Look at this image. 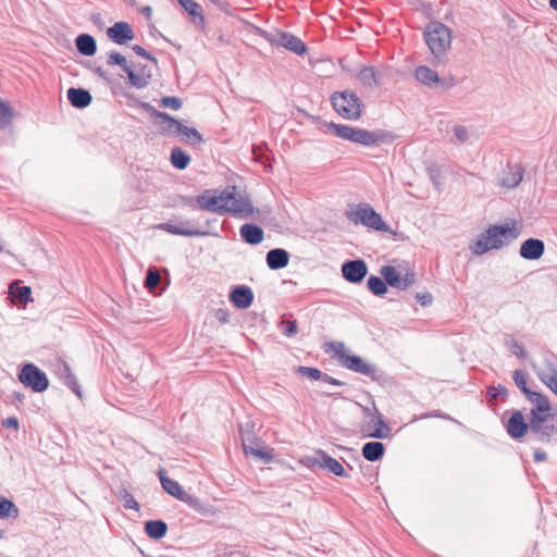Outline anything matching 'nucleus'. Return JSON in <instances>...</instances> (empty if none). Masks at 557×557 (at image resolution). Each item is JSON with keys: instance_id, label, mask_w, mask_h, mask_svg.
Returning <instances> with one entry per match:
<instances>
[{"instance_id": "f3484780", "label": "nucleus", "mask_w": 557, "mask_h": 557, "mask_svg": "<svg viewBox=\"0 0 557 557\" xmlns=\"http://www.w3.org/2000/svg\"><path fill=\"white\" fill-rule=\"evenodd\" d=\"M199 208L206 211L224 214L225 207V189L220 195H212V190H206L205 194L196 197Z\"/></svg>"}, {"instance_id": "412c9836", "label": "nucleus", "mask_w": 557, "mask_h": 557, "mask_svg": "<svg viewBox=\"0 0 557 557\" xmlns=\"http://www.w3.org/2000/svg\"><path fill=\"white\" fill-rule=\"evenodd\" d=\"M506 430L512 438H520L530 430V422L527 423L522 412L517 410L509 418Z\"/></svg>"}, {"instance_id": "bb28decb", "label": "nucleus", "mask_w": 557, "mask_h": 557, "mask_svg": "<svg viewBox=\"0 0 557 557\" xmlns=\"http://www.w3.org/2000/svg\"><path fill=\"white\" fill-rule=\"evenodd\" d=\"M525 397L530 403L534 405V408L531 409L530 419H534V414L543 417L549 412L550 404L546 396L533 392L532 394H528Z\"/></svg>"}, {"instance_id": "de8ad7c7", "label": "nucleus", "mask_w": 557, "mask_h": 557, "mask_svg": "<svg viewBox=\"0 0 557 557\" xmlns=\"http://www.w3.org/2000/svg\"><path fill=\"white\" fill-rule=\"evenodd\" d=\"M297 373L307 376L311 380H322L323 372L317 368L300 366L297 368Z\"/></svg>"}, {"instance_id": "338daca9", "label": "nucleus", "mask_w": 557, "mask_h": 557, "mask_svg": "<svg viewBox=\"0 0 557 557\" xmlns=\"http://www.w3.org/2000/svg\"><path fill=\"white\" fill-rule=\"evenodd\" d=\"M92 71L99 75V77H104V70L101 66H96Z\"/></svg>"}, {"instance_id": "bf43d9fd", "label": "nucleus", "mask_w": 557, "mask_h": 557, "mask_svg": "<svg viewBox=\"0 0 557 557\" xmlns=\"http://www.w3.org/2000/svg\"><path fill=\"white\" fill-rule=\"evenodd\" d=\"M298 326L296 320L287 321L286 327L284 329V334L288 337L297 334Z\"/></svg>"}, {"instance_id": "4be33fe9", "label": "nucleus", "mask_w": 557, "mask_h": 557, "mask_svg": "<svg viewBox=\"0 0 557 557\" xmlns=\"http://www.w3.org/2000/svg\"><path fill=\"white\" fill-rule=\"evenodd\" d=\"M545 250L544 242L537 238H529L520 247V256L525 260L540 259Z\"/></svg>"}, {"instance_id": "a18cd8bd", "label": "nucleus", "mask_w": 557, "mask_h": 557, "mask_svg": "<svg viewBox=\"0 0 557 557\" xmlns=\"http://www.w3.org/2000/svg\"><path fill=\"white\" fill-rule=\"evenodd\" d=\"M107 63L119 65L124 72L128 71L131 66L128 65L126 59L124 55H122L120 52L112 51L109 53Z\"/></svg>"}, {"instance_id": "5fc2aeb1", "label": "nucleus", "mask_w": 557, "mask_h": 557, "mask_svg": "<svg viewBox=\"0 0 557 557\" xmlns=\"http://www.w3.org/2000/svg\"><path fill=\"white\" fill-rule=\"evenodd\" d=\"M429 176L432 181V183L435 185L437 189H440V177H441V170L438 166L433 165L429 169Z\"/></svg>"}, {"instance_id": "a878e982", "label": "nucleus", "mask_w": 557, "mask_h": 557, "mask_svg": "<svg viewBox=\"0 0 557 557\" xmlns=\"http://www.w3.org/2000/svg\"><path fill=\"white\" fill-rule=\"evenodd\" d=\"M242 239L249 245H258L264 238L263 230L253 223L243 224L239 228Z\"/></svg>"}, {"instance_id": "7ed1b4c3", "label": "nucleus", "mask_w": 557, "mask_h": 557, "mask_svg": "<svg viewBox=\"0 0 557 557\" xmlns=\"http://www.w3.org/2000/svg\"><path fill=\"white\" fill-rule=\"evenodd\" d=\"M424 39L432 54L441 61L450 49L451 33L443 23L431 22L424 29Z\"/></svg>"}, {"instance_id": "f257e3e1", "label": "nucleus", "mask_w": 557, "mask_h": 557, "mask_svg": "<svg viewBox=\"0 0 557 557\" xmlns=\"http://www.w3.org/2000/svg\"><path fill=\"white\" fill-rule=\"evenodd\" d=\"M520 231L515 225H493L482 233L479 238L470 245L471 251L481 256L488 250L499 249L518 238Z\"/></svg>"}, {"instance_id": "393cba45", "label": "nucleus", "mask_w": 557, "mask_h": 557, "mask_svg": "<svg viewBox=\"0 0 557 557\" xmlns=\"http://www.w3.org/2000/svg\"><path fill=\"white\" fill-rule=\"evenodd\" d=\"M66 96L71 106L76 109L87 108L92 100L90 92L84 88L71 87L67 89Z\"/></svg>"}, {"instance_id": "9b49d317", "label": "nucleus", "mask_w": 557, "mask_h": 557, "mask_svg": "<svg viewBox=\"0 0 557 557\" xmlns=\"http://www.w3.org/2000/svg\"><path fill=\"white\" fill-rule=\"evenodd\" d=\"M361 410L364 418H368L371 420V422H376L377 424V428L374 430H371L370 424H363L361 431L364 433V435L367 437L387 438L391 434V428L386 424L375 405H373L372 408L361 406Z\"/></svg>"}, {"instance_id": "5701e85b", "label": "nucleus", "mask_w": 557, "mask_h": 557, "mask_svg": "<svg viewBox=\"0 0 557 557\" xmlns=\"http://www.w3.org/2000/svg\"><path fill=\"white\" fill-rule=\"evenodd\" d=\"M230 300L236 308L247 309L253 301V293L248 286H236L230 294Z\"/></svg>"}, {"instance_id": "c756f323", "label": "nucleus", "mask_w": 557, "mask_h": 557, "mask_svg": "<svg viewBox=\"0 0 557 557\" xmlns=\"http://www.w3.org/2000/svg\"><path fill=\"white\" fill-rule=\"evenodd\" d=\"M185 11L191 16L193 23L196 26L205 25L203 10L199 3L194 0H177Z\"/></svg>"}, {"instance_id": "6e6552de", "label": "nucleus", "mask_w": 557, "mask_h": 557, "mask_svg": "<svg viewBox=\"0 0 557 557\" xmlns=\"http://www.w3.org/2000/svg\"><path fill=\"white\" fill-rule=\"evenodd\" d=\"M334 351L341 361V363L357 373L371 376L372 379H375V372L376 367L370 363H367L362 358L359 356H349L344 350V344L343 343H335L332 344Z\"/></svg>"}, {"instance_id": "3c124183", "label": "nucleus", "mask_w": 557, "mask_h": 557, "mask_svg": "<svg viewBox=\"0 0 557 557\" xmlns=\"http://www.w3.org/2000/svg\"><path fill=\"white\" fill-rule=\"evenodd\" d=\"M487 395L490 396L491 399H496L499 396L506 398L508 397L509 393L504 385L499 384L498 386L488 387Z\"/></svg>"}, {"instance_id": "864d4df0", "label": "nucleus", "mask_w": 557, "mask_h": 557, "mask_svg": "<svg viewBox=\"0 0 557 557\" xmlns=\"http://www.w3.org/2000/svg\"><path fill=\"white\" fill-rule=\"evenodd\" d=\"M454 134H455V137L456 139L460 143V144H463L468 140V131L465 126L462 125H458L454 128Z\"/></svg>"}, {"instance_id": "79ce46f5", "label": "nucleus", "mask_w": 557, "mask_h": 557, "mask_svg": "<svg viewBox=\"0 0 557 557\" xmlns=\"http://www.w3.org/2000/svg\"><path fill=\"white\" fill-rule=\"evenodd\" d=\"M18 509L12 500L0 497V518L17 517Z\"/></svg>"}, {"instance_id": "7c9ffc66", "label": "nucleus", "mask_w": 557, "mask_h": 557, "mask_svg": "<svg viewBox=\"0 0 557 557\" xmlns=\"http://www.w3.org/2000/svg\"><path fill=\"white\" fill-rule=\"evenodd\" d=\"M414 76L418 82L426 87H433L435 84L440 83L437 73L425 65L418 66L414 72Z\"/></svg>"}, {"instance_id": "13d9d810", "label": "nucleus", "mask_w": 557, "mask_h": 557, "mask_svg": "<svg viewBox=\"0 0 557 557\" xmlns=\"http://www.w3.org/2000/svg\"><path fill=\"white\" fill-rule=\"evenodd\" d=\"M416 299L424 307L430 306L433 301V297L430 293H418Z\"/></svg>"}, {"instance_id": "f704fd0d", "label": "nucleus", "mask_w": 557, "mask_h": 557, "mask_svg": "<svg viewBox=\"0 0 557 557\" xmlns=\"http://www.w3.org/2000/svg\"><path fill=\"white\" fill-rule=\"evenodd\" d=\"M159 478L162 487L166 493L180 500L184 497L185 492L182 490V486L178 484V482L168 478L162 470L159 471Z\"/></svg>"}, {"instance_id": "6e6d98bb", "label": "nucleus", "mask_w": 557, "mask_h": 557, "mask_svg": "<svg viewBox=\"0 0 557 557\" xmlns=\"http://www.w3.org/2000/svg\"><path fill=\"white\" fill-rule=\"evenodd\" d=\"M213 314H214V318L221 324H226V323L230 322V314H228V311L226 309L219 308V309L214 310Z\"/></svg>"}, {"instance_id": "49530a36", "label": "nucleus", "mask_w": 557, "mask_h": 557, "mask_svg": "<svg viewBox=\"0 0 557 557\" xmlns=\"http://www.w3.org/2000/svg\"><path fill=\"white\" fill-rule=\"evenodd\" d=\"M125 73L127 74L129 84L136 88H144L149 84L148 78L137 75L132 70V67L128 71H126Z\"/></svg>"}, {"instance_id": "1a4fd4ad", "label": "nucleus", "mask_w": 557, "mask_h": 557, "mask_svg": "<svg viewBox=\"0 0 557 557\" xmlns=\"http://www.w3.org/2000/svg\"><path fill=\"white\" fill-rule=\"evenodd\" d=\"M157 228L164 231L172 235L186 236V237H200L207 236L209 232L202 230L201 226L193 220H181L177 223L173 221L160 223Z\"/></svg>"}, {"instance_id": "ea45409f", "label": "nucleus", "mask_w": 557, "mask_h": 557, "mask_svg": "<svg viewBox=\"0 0 557 557\" xmlns=\"http://www.w3.org/2000/svg\"><path fill=\"white\" fill-rule=\"evenodd\" d=\"M368 288L375 296H382L387 293V283L384 278L371 275L367 282Z\"/></svg>"}, {"instance_id": "aec40b11", "label": "nucleus", "mask_w": 557, "mask_h": 557, "mask_svg": "<svg viewBox=\"0 0 557 557\" xmlns=\"http://www.w3.org/2000/svg\"><path fill=\"white\" fill-rule=\"evenodd\" d=\"M261 444L257 437L248 436L243 440V450L246 455H251L264 463H270L274 458L272 449H264Z\"/></svg>"}, {"instance_id": "e2e57ef3", "label": "nucleus", "mask_w": 557, "mask_h": 557, "mask_svg": "<svg viewBox=\"0 0 557 557\" xmlns=\"http://www.w3.org/2000/svg\"><path fill=\"white\" fill-rule=\"evenodd\" d=\"M511 351L519 358L524 357V349L518 342L512 343Z\"/></svg>"}, {"instance_id": "cd10ccee", "label": "nucleus", "mask_w": 557, "mask_h": 557, "mask_svg": "<svg viewBox=\"0 0 557 557\" xmlns=\"http://www.w3.org/2000/svg\"><path fill=\"white\" fill-rule=\"evenodd\" d=\"M289 262V253L283 248H274L267 253V264L271 270L285 268Z\"/></svg>"}, {"instance_id": "c85d7f7f", "label": "nucleus", "mask_w": 557, "mask_h": 557, "mask_svg": "<svg viewBox=\"0 0 557 557\" xmlns=\"http://www.w3.org/2000/svg\"><path fill=\"white\" fill-rule=\"evenodd\" d=\"M75 46L77 51L85 57H91L97 51L96 40L88 34L78 35L75 39Z\"/></svg>"}, {"instance_id": "774afa93", "label": "nucleus", "mask_w": 557, "mask_h": 557, "mask_svg": "<svg viewBox=\"0 0 557 557\" xmlns=\"http://www.w3.org/2000/svg\"><path fill=\"white\" fill-rule=\"evenodd\" d=\"M550 7L557 11V0H549Z\"/></svg>"}, {"instance_id": "a211bd4d", "label": "nucleus", "mask_w": 557, "mask_h": 557, "mask_svg": "<svg viewBox=\"0 0 557 557\" xmlns=\"http://www.w3.org/2000/svg\"><path fill=\"white\" fill-rule=\"evenodd\" d=\"M53 372L73 393L82 397L81 386L67 362L62 359L55 360Z\"/></svg>"}, {"instance_id": "680f3d73", "label": "nucleus", "mask_w": 557, "mask_h": 557, "mask_svg": "<svg viewBox=\"0 0 557 557\" xmlns=\"http://www.w3.org/2000/svg\"><path fill=\"white\" fill-rule=\"evenodd\" d=\"M322 381L325 382V383L335 385V386H343L345 384L344 382H342V381H339L337 379H334V377H332L331 375H329L326 373H323Z\"/></svg>"}, {"instance_id": "0eeeda50", "label": "nucleus", "mask_w": 557, "mask_h": 557, "mask_svg": "<svg viewBox=\"0 0 557 557\" xmlns=\"http://www.w3.org/2000/svg\"><path fill=\"white\" fill-rule=\"evenodd\" d=\"M20 382L35 393H42L49 386V380L44 371L34 363H26L18 373Z\"/></svg>"}, {"instance_id": "4d7b16f0", "label": "nucleus", "mask_w": 557, "mask_h": 557, "mask_svg": "<svg viewBox=\"0 0 557 557\" xmlns=\"http://www.w3.org/2000/svg\"><path fill=\"white\" fill-rule=\"evenodd\" d=\"M132 49L137 55L143 57L151 62L157 63V59L151 53H149L147 50H145L141 46L135 45L132 47Z\"/></svg>"}, {"instance_id": "473e14b6", "label": "nucleus", "mask_w": 557, "mask_h": 557, "mask_svg": "<svg viewBox=\"0 0 557 557\" xmlns=\"http://www.w3.org/2000/svg\"><path fill=\"white\" fill-rule=\"evenodd\" d=\"M145 532L150 539L160 540L168 532V524L163 520H149L145 523Z\"/></svg>"}, {"instance_id": "4c0bfd02", "label": "nucleus", "mask_w": 557, "mask_h": 557, "mask_svg": "<svg viewBox=\"0 0 557 557\" xmlns=\"http://www.w3.org/2000/svg\"><path fill=\"white\" fill-rule=\"evenodd\" d=\"M172 165L178 170H184L190 162V157L180 147H174L171 151Z\"/></svg>"}, {"instance_id": "c03bdc74", "label": "nucleus", "mask_w": 557, "mask_h": 557, "mask_svg": "<svg viewBox=\"0 0 557 557\" xmlns=\"http://www.w3.org/2000/svg\"><path fill=\"white\" fill-rule=\"evenodd\" d=\"M513 381H515V384L517 385V387L527 396L528 394H532L533 391H531L528 386H527V374L524 371L522 370H516L513 372Z\"/></svg>"}, {"instance_id": "09e8293b", "label": "nucleus", "mask_w": 557, "mask_h": 557, "mask_svg": "<svg viewBox=\"0 0 557 557\" xmlns=\"http://www.w3.org/2000/svg\"><path fill=\"white\" fill-rule=\"evenodd\" d=\"M12 111L9 104L0 100V128L10 124Z\"/></svg>"}, {"instance_id": "b1692460", "label": "nucleus", "mask_w": 557, "mask_h": 557, "mask_svg": "<svg viewBox=\"0 0 557 557\" xmlns=\"http://www.w3.org/2000/svg\"><path fill=\"white\" fill-rule=\"evenodd\" d=\"M523 177V169L520 164H508L504 170L499 184L506 188L517 187Z\"/></svg>"}, {"instance_id": "2eb2a0df", "label": "nucleus", "mask_w": 557, "mask_h": 557, "mask_svg": "<svg viewBox=\"0 0 557 557\" xmlns=\"http://www.w3.org/2000/svg\"><path fill=\"white\" fill-rule=\"evenodd\" d=\"M341 271L348 283L359 284L368 274V265L362 259L348 260L342 264Z\"/></svg>"}, {"instance_id": "8fccbe9b", "label": "nucleus", "mask_w": 557, "mask_h": 557, "mask_svg": "<svg viewBox=\"0 0 557 557\" xmlns=\"http://www.w3.org/2000/svg\"><path fill=\"white\" fill-rule=\"evenodd\" d=\"M181 500L187 503L191 508H194L195 510H197L199 512H206L202 503L200 502L199 498H197L195 496H191V495L185 493L184 497L181 498Z\"/></svg>"}, {"instance_id": "6ab92c4d", "label": "nucleus", "mask_w": 557, "mask_h": 557, "mask_svg": "<svg viewBox=\"0 0 557 557\" xmlns=\"http://www.w3.org/2000/svg\"><path fill=\"white\" fill-rule=\"evenodd\" d=\"M107 37L116 45H127L135 38V33L127 22H116L107 27Z\"/></svg>"}, {"instance_id": "20e7f679", "label": "nucleus", "mask_w": 557, "mask_h": 557, "mask_svg": "<svg viewBox=\"0 0 557 557\" xmlns=\"http://www.w3.org/2000/svg\"><path fill=\"white\" fill-rule=\"evenodd\" d=\"M334 110L344 119L357 121L361 117L364 104L351 90L335 91L331 97Z\"/></svg>"}, {"instance_id": "052dcab7", "label": "nucleus", "mask_w": 557, "mask_h": 557, "mask_svg": "<svg viewBox=\"0 0 557 557\" xmlns=\"http://www.w3.org/2000/svg\"><path fill=\"white\" fill-rule=\"evenodd\" d=\"M2 425L7 429H14L17 430L18 428V420L15 417H9L5 420L2 421Z\"/></svg>"}, {"instance_id": "58836bf2", "label": "nucleus", "mask_w": 557, "mask_h": 557, "mask_svg": "<svg viewBox=\"0 0 557 557\" xmlns=\"http://www.w3.org/2000/svg\"><path fill=\"white\" fill-rule=\"evenodd\" d=\"M358 79L360 83L367 87H376L379 86V82L376 79V73L374 67L367 66L359 71Z\"/></svg>"}, {"instance_id": "72a5a7b5", "label": "nucleus", "mask_w": 557, "mask_h": 557, "mask_svg": "<svg viewBox=\"0 0 557 557\" xmlns=\"http://www.w3.org/2000/svg\"><path fill=\"white\" fill-rule=\"evenodd\" d=\"M385 447L381 442H368L362 447V456L368 461H376L384 455Z\"/></svg>"}, {"instance_id": "c9c22d12", "label": "nucleus", "mask_w": 557, "mask_h": 557, "mask_svg": "<svg viewBox=\"0 0 557 557\" xmlns=\"http://www.w3.org/2000/svg\"><path fill=\"white\" fill-rule=\"evenodd\" d=\"M10 295L13 300L21 304L26 305L32 300V289L29 286H20L16 282L11 283L10 285Z\"/></svg>"}, {"instance_id": "a19ab883", "label": "nucleus", "mask_w": 557, "mask_h": 557, "mask_svg": "<svg viewBox=\"0 0 557 557\" xmlns=\"http://www.w3.org/2000/svg\"><path fill=\"white\" fill-rule=\"evenodd\" d=\"M540 380L557 395V370L550 368L539 373Z\"/></svg>"}, {"instance_id": "603ef678", "label": "nucleus", "mask_w": 557, "mask_h": 557, "mask_svg": "<svg viewBox=\"0 0 557 557\" xmlns=\"http://www.w3.org/2000/svg\"><path fill=\"white\" fill-rule=\"evenodd\" d=\"M183 104V101L178 97H163L161 99V106L173 110H178Z\"/></svg>"}, {"instance_id": "ddd939ff", "label": "nucleus", "mask_w": 557, "mask_h": 557, "mask_svg": "<svg viewBox=\"0 0 557 557\" xmlns=\"http://www.w3.org/2000/svg\"><path fill=\"white\" fill-rule=\"evenodd\" d=\"M530 432L536 435L541 442H549L557 434V425L553 422V416L549 413L543 417L534 414V419H530Z\"/></svg>"}, {"instance_id": "9d476101", "label": "nucleus", "mask_w": 557, "mask_h": 557, "mask_svg": "<svg viewBox=\"0 0 557 557\" xmlns=\"http://www.w3.org/2000/svg\"><path fill=\"white\" fill-rule=\"evenodd\" d=\"M380 274L383 276L387 285L393 288L407 290L416 282V273L411 270H406L403 274L397 268L393 265H384L380 270Z\"/></svg>"}, {"instance_id": "dca6fc26", "label": "nucleus", "mask_w": 557, "mask_h": 557, "mask_svg": "<svg viewBox=\"0 0 557 557\" xmlns=\"http://www.w3.org/2000/svg\"><path fill=\"white\" fill-rule=\"evenodd\" d=\"M394 136L385 131L376 129V131H368L364 128H358L355 144H360L364 147H373L383 143L393 141Z\"/></svg>"}, {"instance_id": "423d86ee", "label": "nucleus", "mask_w": 557, "mask_h": 557, "mask_svg": "<svg viewBox=\"0 0 557 557\" xmlns=\"http://www.w3.org/2000/svg\"><path fill=\"white\" fill-rule=\"evenodd\" d=\"M225 213H231L240 219H248L255 212L249 196L238 191L235 186L225 188Z\"/></svg>"}, {"instance_id": "f8f14e48", "label": "nucleus", "mask_w": 557, "mask_h": 557, "mask_svg": "<svg viewBox=\"0 0 557 557\" xmlns=\"http://www.w3.org/2000/svg\"><path fill=\"white\" fill-rule=\"evenodd\" d=\"M265 38L271 45L283 47L297 55H302L307 52V47L302 40L290 33L275 32L273 34H267Z\"/></svg>"}, {"instance_id": "0e129e2a", "label": "nucleus", "mask_w": 557, "mask_h": 557, "mask_svg": "<svg viewBox=\"0 0 557 557\" xmlns=\"http://www.w3.org/2000/svg\"><path fill=\"white\" fill-rule=\"evenodd\" d=\"M547 458V454L542 449H536L534 451V460L536 462L545 461Z\"/></svg>"}, {"instance_id": "2f4dec72", "label": "nucleus", "mask_w": 557, "mask_h": 557, "mask_svg": "<svg viewBox=\"0 0 557 557\" xmlns=\"http://www.w3.org/2000/svg\"><path fill=\"white\" fill-rule=\"evenodd\" d=\"M327 127L336 137L349 140L351 143L355 141L358 132V127H352L344 124H336L333 122L330 123Z\"/></svg>"}, {"instance_id": "69168bd1", "label": "nucleus", "mask_w": 557, "mask_h": 557, "mask_svg": "<svg viewBox=\"0 0 557 557\" xmlns=\"http://www.w3.org/2000/svg\"><path fill=\"white\" fill-rule=\"evenodd\" d=\"M139 11L147 18H150L152 15V9L149 5L143 7Z\"/></svg>"}, {"instance_id": "f03ea898", "label": "nucleus", "mask_w": 557, "mask_h": 557, "mask_svg": "<svg viewBox=\"0 0 557 557\" xmlns=\"http://www.w3.org/2000/svg\"><path fill=\"white\" fill-rule=\"evenodd\" d=\"M152 115L156 117L157 124L161 127V131L168 136H181V140L189 145L202 143V136L196 128L185 126L166 112L154 110Z\"/></svg>"}, {"instance_id": "e433bc0d", "label": "nucleus", "mask_w": 557, "mask_h": 557, "mask_svg": "<svg viewBox=\"0 0 557 557\" xmlns=\"http://www.w3.org/2000/svg\"><path fill=\"white\" fill-rule=\"evenodd\" d=\"M117 500L122 503L125 509H133L138 511L140 506L134 496L125 487H120L114 492Z\"/></svg>"}, {"instance_id": "37998d69", "label": "nucleus", "mask_w": 557, "mask_h": 557, "mask_svg": "<svg viewBox=\"0 0 557 557\" xmlns=\"http://www.w3.org/2000/svg\"><path fill=\"white\" fill-rule=\"evenodd\" d=\"M160 281H161V276H160L159 272L157 271V269L153 267H150L146 273V277H145V282H144L145 287L147 289H149L150 292H152L160 284Z\"/></svg>"}, {"instance_id": "39448f33", "label": "nucleus", "mask_w": 557, "mask_h": 557, "mask_svg": "<svg viewBox=\"0 0 557 557\" xmlns=\"http://www.w3.org/2000/svg\"><path fill=\"white\" fill-rule=\"evenodd\" d=\"M347 219L354 224H362L375 231L388 232L389 226L382 220L381 215L368 203L350 206L346 211Z\"/></svg>"}, {"instance_id": "4468645a", "label": "nucleus", "mask_w": 557, "mask_h": 557, "mask_svg": "<svg viewBox=\"0 0 557 557\" xmlns=\"http://www.w3.org/2000/svg\"><path fill=\"white\" fill-rule=\"evenodd\" d=\"M315 457H308L307 458V466L313 467V466H320L323 469L329 470L333 474L341 476V478H349V473L345 470L343 465L336 460L335 458L331 457L327 453H325L322 449L317 450Z\"/></svg>"}]
</instances>
